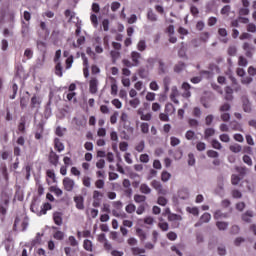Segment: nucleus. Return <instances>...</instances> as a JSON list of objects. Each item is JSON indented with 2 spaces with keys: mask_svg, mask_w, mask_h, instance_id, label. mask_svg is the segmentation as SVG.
<instances>
[{
  "mask_svg": "<svg viewBox=\"0 0 256 256\" xmlns=\"http://www.w3.org/2000/svg\"><path fill=\"white\" fill-rule=\"evenodd\" d=\"M89 91L92 95H95L99 91V80L97 77H92L89 81Z\"/></svg>",
  "mask_w": 256,
  "mask_h": 256,
  "instance_id": "nucleus-2",
  "label": "nucleus"
},
{
  "mask_svg": "<svg viewBox=\"0 0 256 256\" xmlns=\"http://www.w3.org/2000/svg\"><path fill=\"white\" fill-rule=\"evenodd\" d=\"M225 100L226 101H233V88L227 86L225 88Z\"/></svg>",
  "mask_w": 256,
  "mask_h": 256,
  "instance_id": "nucleus-18",
  "label": "nucleus"
},
{
  "mask_svg": "<svg viewBox=\"0 0 256 256\" xmlns=\"http://www.w3.org/2000/svg\"><path fill=\"white\" fill-rule=\"evenodd\" d=\"M186 211L187 213L194 215V217H199V208L197 207H187Z\"/></svg>",
  "mask_w": 256,
  "mask_h": 256,
  "instance_id": "nucleus-35",
  "label": "nucleus"
},
{
  "mask_svg": "<svg viewBox=\"0 0 256 256\" xmlns=\"http://www.w3.org/2000/svg\"><path fill=\"white\" fill-rule=\"evenodd\" d=\"M53 221H54L55 225H58V227H61L63 225V213L54 212L53 213Z\"/></svg>",
  "mask_w": 256,
  "mask_h": 256,
  "instance_id": "nucleus-12",
  "label": "nucleus"
},
{
  "mask_svg": "<svg viewBox=\"0 0 256 256\" xmlns=\"http://www.w3.org/2000/svg\"><path fill=\"white\" fill-rule=\"evenodd\" d=\"M221 15H229L231 13V5H225L221 10H220Z\"/></svg>",
  "mask_w": 256,
  "mask_h": 256,
  "instance_id": "nucleus-54",
  "label": "nucleus"
},
{
  "mask_svg": "<svg viewBox=\"0 0 256 256\" xmlns=\"http://www.w3.org/2000/svg\"><path fill=\"white\" fill-rule=\"evenodd\" d=\"M230 128L232 131H243V126L237 121L230 122Z\"/></svg>",
  "mask_w": 256,
  "mask_h": 256,
  "instance_id": "nucleus-25",
  "label": "nucleus"
},
{
  "mask_svg": "<svg viewBox=\"0 0 256 256\" xmlns=\"http://www.w3.org/2000/svg\"><path fill=\"white\" fill-rule=\"evenodd\" d=\"M235 170L237 171V173H239V177H241L242 179L243 177H245V175H247V167L237 166Z\"/></svg>",
  "mask_w": 256,
  "mask_h": 256,
  "instance_id": "nucleus-38",
  "label": "nucleus"
},
{
  "mask_svg": "<svg viewBox=\"0 0 256 256\" xmlns=\"http://www.w3.org/2000/svg\"><path fill=\"white\" fill-rule=\"evenodd\" d=\"M246 29L248 33H256V25L253 23H248V25L246 26Z\"/></svg>",
  "mask_w": 256,
  "mask_h": 256,
  "instance_id": "nucleus-63",
  "label": "nucleus"
},
{
  "mask_svg": "<svg viewBox=\"0 0 256 256\" xmlns=\"http://www.w3.org/2000/svg\"><path fill=\"white\" fill-rule=\"evenodd\" d=\"M129 105L133 109H137V107H139V105H141V100H139V98H134L129 101Z\"/></svg>",
  "mask_w": 256,
  "mask_h": 256,
  "instance_id": "nucleus-39",
  "label": "nucleus"
},
{
  "mask_svg": "<svg viewBox=\"0 0 256 256\" xmlns=\"http://www.w3.org/2000/svg\"><path fill=\"white\" fill-rule=\"evenodd\" d=\"M182 89H183V93H182V97H184V99H189V97H191V84L184 82L182 84Z\"/></svg>",
  "mask_w": 256,
  "mask_h": 256,
  "instance_id": "nucleus-10",
  "label": "nucleus"
},
{
  "mask_svg": "<svg viewBox=\"0 0 256 256\" xmlns=\"http://www.w3.org/2000/svg\"><path fill=\"white\" fill-rule=\"evenodd\" d=\"M54 149H56L58 153L65 151V145L63 144V142H61V139L59 138L54 139Z\"/></svg>",
  "mask_w": 256,
  "mask_h": 256,
  "instance_id": "nucleus-15",
  "label": "nucleus"
},
{
  "mask_svg": "<svg viewBox=\"0 0 256 256\" xmlns=\"http://www.w3.org/2000/svg\"><path fill=\"white\" fill-rule=\"evenodd\" d=\"M62 185L65 191L71 192L75 189V181L69 177H65L62 181Z\"/></svg>",
  "mask_w": 256,
  "mask_h": 256,
  "instance_id": "nucleus-3",
  "label": "nucleus"
},
{
  "mask_svg": "<svg viewBox=\"0 0 256 256\" xmlns=\"http://www.w3.org/2000/svg\"><path fill=\"white\" fill-rule=\"evenodd\" d=\"M29 33H30L29 23H26L25 21L22 20L21 35L23 39H25V37H29Z\"/></svg>",
  "mask_w": 256,
  "mask_h": 256,
  "instance_id": "nucleus-14",
  "label": "nucleus"
},
{
  "mask_svg": "<svg viewBox=\"0 0 256 256\" xmlns=\"http://www.w3.org/2000/svg\"><path fill=\"white\" fill-rule=\"evenodd\" d=\"M252 218L253 211H246L245 214L242 215V221H245V223H251Z\"/></svg>",
  "mask_w": 256,
  "mask_h": 256,
  "instance_id": "nucleus-26",
  "label": "nucleus"
},
{
  "mask_svg": "<svg viewBox=\"0 0 256 256\" xmlns=\"http://www.w3.org/2000/svg\"><path fill=\"white\" fill-rule=\"evenodd\" d=\"M201 108L199 107H194L192 111L193 117H196L197 119L201 118Z\"/></svg>",
  "mask_w": 256,
  "mask_h": 256,
  "instance_id": "nucleus-55",
  "label": "nucleus"
},
{
  "mask_svg": "<svg viewBox=\"0 0 256 256\" xmlns=\"http://www.w3.org/2000/svg\"><path fill=\"white\" fill-rule=\"evenodd\" d=\"M211 221V214L205 212L201 217L200 220L195 224V227H201L202 223H209Z\"/></svg>",
  "mask_w": 256,
  "mask_h": 256,
  "instance_id": "nucleus-11",
  "label": "nucleus"
},
{
  "mask_svg": "<svg viewBox=\"0 0 256 256\" xmlns=\"http://www.w3.org/2000/svg\"><path fill=\"white\" fill-rule=\"evenodd\" d=\"M179 199H189V191L187 189H181L178 192Z\"/></svg>",
  "mask_w": 256,
  "mask_h": 256,
  "instance_id": "nucleus-30",
  "label": "nucleus"
},
{
  "mask_svg": "<svg viewBox=\"0 0 256 256\" xmlns=\"http://www.w3.org/2000/svg\"><path fill=\"white\" fill-rule=\"evenodd\" d=\"M90 21H91L93 27H95V29H97V27H99V20H98L96 14H91L90 15Z\"/></svg>",
  "mask_w": 256,
  "mask_h": 256,
  "instance_id": "nucleus-44",
  "label": "nucleus"
},
{
  "mask_svg": "<svg viewBox=\"0 0 256 256\" xmlns=\"http://www.w3.org/2000/svg\"><path fill=\"white\" fill-rule=\"evenodd\" d=\"M50 191H51V193H54L56 195V197H61V195H63V190H61L57 186H51Z\"/></svg>",
  "mask_w": 256,
  "mask_h": 256,
  "instance_id": "nucleus-34",
  "label": "nucleus"
},
{
  "mask_svg": "<svg viewBox=\"0 0 256 256\" xmlns=\"http://www.w3.org/2000/svg\"><path fill=\"white\" fill-rule=\"evenodd\" d=\"M48 161L50 165L57 167V165H59V155H57L55 151L50 150L48 155Z\"/></svg>",
  "mask_w": 256,
  "mask_h": 256,
  "instance_id": "nucleus-5",
  "label": "nucleus"
},
{
  "mask_svg": "<svg viewBox=\"0 0 256 256\" xmlns=\"http://www.w3.org/2000/svg\"><path fill=\"white\" fill-rule=\"evenodd\" d=\"M125 211H126V213H129V214L135 213V211H137V207L135 206V204L130 203V204L126 205Z\"/></svg>",
  "mask_w": 256,
  "mask_h": 256,
  "instance_id": "nucleus-43",
  "label": "nucleus"
},
{
  "mask_svg": "<svg viewBox=\"0 0 256 256\" xmlns=\"http://www.w3.org/2000/svg\"><path fill=\"white\" fill-rule=\"evenodd\" d=\"M179 97V90L176 86L172 87V92L170 94V100L172 103H175V105H179V100L177 99Z\"/></svg>",
  "mask_w": 256,
  "mask_h": 256,
  "instance_id": "nucleus-13",
  "label": "nucleus"
},
{
  "mask_svg": "<svg viewBox=\"0 0 256 256\" xmlns=\"http://www.w3.org/2000/svg\"><path fill=\"white\" fill-rule=\"evenodd\" d=\"M117 117H119V112L115 111L111 116H110V123L111 125H115L117 123Z\"/></svg>",
  "mask_w": 256,
  "mask_h": 256,
  "instance_id": "nucleus-59",
  "label": "nucleus"
},
{
  "mask_svg": "<svg viewBox=\"0 0 256 256\" xmlns=\"http://www.w3.org/2000/svg\"><path fill=\"white\" fill-rule=\"evenodd\" d=\"M74 203H76V209H79V211L85 209V198L82 195L75 196Z\"/></svg>",
  "mask_w": 256,
  "mask_h": 256,
  "instance_id": "nucleus-7",
  "label": "nucleus"
},
{
  "mask_svg": "<svg viewBox=\"0 0 256 256\" xmlns=\"http://www.w3.org/2000/svg\"><path fill=\"white\" fill-rule=\"evenodd\" d=\"M133 256L143 255L145 253V248L132 247L130 249Z\"/></svg>",
  "mask_w": 256,
  "mask_h": 256,
  "instance_id": "nucleus-21",
  "label": "nucleus"
},
{
  "mask_svg": "<svg viewBox=\"0 0 256 256\" xmlns=\"http://www.w3.org/2000/svg\"><path fill=\"white\" fill-rule=\"evenodd\" d=\"M241 179H243L241 176L233 174L231 176L232 185H239V183L241 182Z\"/></svg>",
  "mask_w": 256,
  "mask_h": 256,
  "instance_id": "nucleus-46",
  "label": "nucleus"
},
{
  "mask_svg": "<svg viewBox=\"0 0 256 256\" xmlns=\"http://www.w3.org/2000/svg\"><path fill=\"white\" fill-rule=\"evenodd\" d=\"M158 227L161 231H169V223L167 222H159Z\"/></svg>",
  "mask_w": 256,
  "mask_h": 256,
  "instance_id": "nucleus-58",
  "label": "nucleus"
},
{
  "mask_svg": "<svg viewBox=\"0 0 256 256\" xmlns=\"http://www.w3.org/2000/svg\"><path fill=\"white\" fill-rule=\"evenodd\" d=\"M37 48L40 50V51H46L47 49V44L43 41H37Z\"/></svg>",
  "mask_w": 256,
  "mask_h": 256,
  "instance_id": "nucleus-62",
  "label": "nucleus"
},
{
  "mask_svg": "<svg viewBox=\"0 0 256 256\" xmlns=\"http://www.w3.org/2000/svg\"><path fill=\"white\" fill-rule=\"evenodd\" d=\"M82 185L86 187L87 189H91V177L84 176L82 178Z\"/></svg>",
  "mask_w": 256,
  "mask_h": 256,
  "instance_id": "nucleus-33",
  "label": "nucleus"
},
{
  "mask_svg": "<svg viewBox=\"0 0 256 256\" xmlns=\"http://www.w3.org/2000/svg\"><path fill=\"white\" fill-rule=\"evenodd\" d=\"M158 71L160 75H163L165 73H167V66L165 65V62H163V60H158Z\"/></svg>",
  "mask_w": 256,
  "mask_h": 256,
  "instance_id": "nucleus-24",
  "label": "nucleus"
},
{
  "mask_svg": "<svg viewBox=\"0 0 256 256\" xmlns=\"http://www.w3.org/2000/svg\"><path fill=\"white\" fill-rule=\"evenodd\" d=\"M215 135V129L213 128H207L204 131V139H209V137H213Z\"/></svg>",
  "mask_w": 256,
  "mask_h": 256,
  "instance_id": "nucleus-40",
  "label": "nucleus"
},
{
  "mask_svg": "<svg viewBox=\"0 0 256 256\" xmlns=\"http://www.w3.org/2000/svg\"><path fill=\"white\" fill-rule=\"evenodd\" d=\"M242 47L245 51V56L251 59V57H253V51H255V47L251 46L249 42H245Z\"/></svg>",
  "mask_w": 256,
  "mask_h": 256,
  "instance_id": "nucleus-8",
  "label": "nucleus"
},
{
  "mask_svg": "<svg viewBox=\"0 0 256 256\" xmlns=\"http://www.w3.org/2000/svg\"><path fill=\"white\" fill-rule=\"evenodd\" d=\"M216 227L219 229V231H225V229L229 227V224L227 222L218 221L216 222Z\"/></svg>",
  "mask_w": 256,
  "mask_h": 256,
  "instance_id": "nucleus-45",
  "label": "nucleus"
},
{
  "mask_svg": "<svg viewBox=\"0 0 256 256\" xmlns=\"http://www.w3.org/2000/svg\"><path fill=\"white\" fill-rule=\"evenodd\" d=\"M140 192H142L144 195H149L151 193V188L147 184H141Z\"/></svg>",
  "mask_w": 256,
  "mask_h": 256,
  "instance_id": "nucleus-36",
  "label": "nucleus"
},
{
  "mask_svg": "<svg viewBox=\"0 0 256 256\" xmlns=\"http://www.w3.org/2000/svg\"><path fill=\"white\" fill-rule=\"evenodd\" d=\"M214 219H227V214L225 213H222L221 210H217L215 213H214Z\"/></svg>",
  "mask_w": 256,
  "mask_h": 256,
  "instance_id": "nucleus-50",
  "label": "nucleus"
},
{
  "mask_svg": "<svg viewBox=\"0 0 256 256\" xmlns=\"http://www.w3.org/2000/svg\"><path fill=\"white\" fill-rule=\"evenodd\" d=\"M140 129H141V133H143L144 135H147V133H149V123L142 122L140 124Z\"/></svg>",
  "mask_w": 256,
  "mask_h": 256,
  "instance_id": "nucleus-42",
  "label": "nucleus"
},
{
  "mask_svg": "<svg viewBox=\"0 0 256 256\" xmlns=\"http://www.w3.org/2000/svg\"><path fill=\"white\" fill-rule=\"evenodd\" d=\"M55 63V75H57V77H63V65L61 64V62Z\"/></svg>",
  "mask_w": 256,
  "mask_h": 256,
  "instance_id": "nucleus-20",
  "label": "nucleus"
},
{
  "mask_svg": "<svg viewBox=\"0 0 256 256\" xmlns=\"http://www.w3.org/2000/svg\"><path fill=\"white\" fill-rule=\"evenodd\" d=\"M248 63H249V62L246 60L245 57L240 56V57L238 58V65H239L240 67H247Z\"/></svg>",
  "mask_w": 256,
  "mask_h": 256,
  "instance_id": "nucleus-53",
  "label": "nucleus"
},
{
  "mask_svg": "<svg viewBox=\"0 0 256 256\" xmlns=\"http://www.w3.org/2000/svg\"><path fill=\"white\" fill-rule=\"evenodd\" d=\"M165 113L167 115H173V113H175V106H173L172 103H167L165 105Z\"/></svg>",
  "mask_w": 256,
  "mask_h": 256,
  "instance_id": "nucleus-28",
  "label": "nucleus"
},
{
  "mask_svg": "<svg viewBox=\"0 0 256 256\" xmlns=\"http://www.w3.org/2000/svg\"><path fill=\"white\" fill-rule=\"evenodd\" d=\"M135 151H137V153H143V151H145V141L141 140L139 143H137L135 145Z\"/></svg>",
  "mask_w": 256,
  "mask_h": 256,
  "instance_id": "nucleus-29",
  "label": "nucleus"
},
{
  "mask_svg": "<svg viewBox=\"0 0 256 256\" xmlns=\"http://www.w3.org/2000/svg\"><path fill=\"white\" fill-rule=\"evenodd\" d=\"M169 179H171V173H169L167 171H163L161 174V181H163L164 183H167V181H169Z\"/></svg>",
  "mask_w": 256,
  "mask_h": 256,
  "instance_id": "nucleus-49",
  "label": "nucleus"
},
{
  "mask_svg": "<svg viewBox=\"0 0 256 256\" xmlns=\"http://www.w3.org/2000/svg\"><path fill=\"white\" fill-rule=\"evenodd\" d=\"M24 57H26L27 59H33V50H31V48H27L24 51Z\"/></svg>",
  "mask_w": 256,
  "mask_h": 256,
  "instance_id": "nucleus-64",
  "label": "nucleus"
},
{
  "mask_svg": "<svg viewBox=\"0 0 256 256\" xmlns=\"http://www.w3.org/2000/svg\"><path fill=\"white\" fill-rule=\"evenodd\" d=\"M51 209H53V206L51 205V203L46 202L42 205L39 215H47V212L51 211Z\"/></svg>",
  "mask_w": 256,
  "mask_h": 256,
  "instance_id": "nucleus-16",
  "label": "nucleus"
},
{
  "mask_svg": "<svg viewBox=\"0 0 256 256\" xmlns=\"http://www.w3.org/2000/svg\"><path fill=\"white\" fill-rule=\"evenodd\" d=\"M45 132V125L43 123H39L36 126L35 139L39 141V139H43V133Z\"/></svg>",
  "mask_w": 256,
  "mask_h": 256,
  "instance_id": "nucleus-9",
  "label": "nucleus"
},
{
  "mask_svg": "<svg viewBox=\"0 0 256 256\" xmlns=\"http://www.w3.org/2000/svg\"><path fill=\"white\" fill-rule=\"evenodd\" d=\"M136 235L139 237L140 241H145V239H147V233L141 228L136 229Z\"/></svg>",
  "mask_w": 256,
  "mask_h": 256,
  "instance_id": "nucleus-27",
  "label": "nucleus"
},
{
  "mask_svg": "<svg viewBox=\"0 0 256 256\" xmlns=\"http://www.w3.org/2000/svg\"><path fill=\"white\" fill-rule=\"evenodd\" d=\"M238 13H239L240 17H244V16L249 15L250 11H249V8L243 7V8L239 9Z\"/></svg>",
  "mask_w": 256,
  "mask_h": 256,
  "instance_id": "nucleus-61",
  "label": "nucleus"
},
{
  "mask_svg": "<svg viewBox=\"0 0 256 256\" xmlns=\"http://www.w3.org/2000/svg\"><path fill=\"white\" fill-rule=\"evenodd\" d=\"M147 204H140L136 210L137 215H143L145 213V209Z\"/></svg>",
  "mask_w": 256,
  "mask_h": 256,
  "instance_id": "nucleus-56",
  "label": "nucleus"
},
{
  "mask_svg": "<svg viewBox=\"0 0 256 256\" xmlns=\"http://www.w3.org/2000/svg\"><path fill=\"white\" fill-rule=\"evenodd\" d=\"M64 15L68 19V23H72L73 19H75V12L72 10H65Z\"/></svg>",
  "mask_w": 256,
  "mask_h": 256,
  "instance_id": "nucleus-23",
  "label": "nucleus"
},
{
  "mask_svg": "<svg viewBox=\"0 0 256 256\" xmlns=\"http://www.w3.org/2000/svg\"><path fill=\"white\" fill-rule=\"evenodd\" d=\"M105 198V193L101 190H94L92 192V207L98 208L101 207V203H103V199Z\"/></svg>",
  "mask_w": 256,
  "mask_h": 256,
  "instance_id": "nucleus-1",
  "label": "nucleus"
},
{
  "mask_svg": "<svg viewBox=\"0 0 256 256\" xmlns=\"http://www.w3.org/2000/svg\"><path fill=\"white\" fill-rule=\"evenodd\" d=\"M186 65L184 62H178L175 66H174V71L175 73H181V71H183L185 69Z\"/></svg>",
  "mask_w": 256,
  "mask_h": 256,
  "instance_id": "nucleus-37",
  "label": "nucleus"
},
{
  "mask_svg": "<svg viewBox=\"0 0 256 256\" xmlns=\"http://www.w3.org/2000/svg\"><path fill=\"white\" fill-rule=\"evenodd\" d=\"M157 203H158V205H161V207H165V205H167V203H168V200H167V198L160 196V197H158Z\"/></svg>",
  "mask_w": 256,
  "mask_h": 256,
  "instance_id": "nucleus-60",
  "label": "nucleus"
},
{
  "mask_svg": "<svg viewBox=\"0 0 256 256\" xmlns=\"http://www.w3.org/2000/svg\"><path fill=\"white\" fill-rule=\"evenodd\" d=\"M147 19L149 21L155 22L157 21V14L153 12V10H149L147 13Z\"/></svg>",
  "mask_w": 256,
  "mask_h": 256,
  "instance_id": "nucleus-47",
  "label": "nucleus"
},
{
  "mask_svg": "<svg viewBox=\"0 0 256 256\" xmlns=\"http://www.w3.org/2000/svg\"><path fill=\"white\" fill-rule=\"evenodd\" d=\"M138 75L140 79H147V77H149V72L143 68H140V70L138 71Z\"/></svg>",
  "mask_w": 256,
  "mask_h": 256,
  "instance_id": "nucleus-51",
  "label": "nucleus"
},
{
  "mask_svg": "<svg viewBox=\"0 0 256 256\" xmlns=\"http://www.w3.org/2000/svg\"><path fill=\"white\" fill-rule=\"evenodd\" d=\"M53 238L56 239V241H63V239H65V232L56 230L53 233Z\"/></svg>",
  "mask_w": 256,
  "mask_h": 256,
  "instance_id": "nucleus-22",
  "label": "nucleus"
},
{
  "mask_svg": "<svg viewBox=\"0 0 256 256\" xmlns=\"http://www.w3.org/2000/svg\"><path fill=\"white\" fill-rule=\"evenodd\" d=\"M39 105H41V98H39V96H37V95H34L31 98L30 107H31V109H35L36 107H39Z\"/></svg>",
  "mask_w": 256,
  "mask_h": 256,
  "instance_id": "nucleus-17",
  "label": "nucleus"
},
{
  "mask_svg": "<svg viewBox=\"0 0 256 256\" xmlns=\"http://www.w3.org/2000/svg\"><path fill=\"white\" fill-rule=\"evenodd\" d=\"M137 49L143 53V51H146L147 49V42L145 40H139L137 43Z\"/></svg>",
  "mask_w": 256,
  "mask_h": 256,
  "instance_id": "nucleus-31",
  "label": "nucleus"
},
{
  "mask_svg": "<svg viewBox=\"0 0 256 256\" xmlns=\"http://www.w3.org/2000/svg\"><path fill=\"white\" fill-rule=\"evenodd\" d=\"M68 243L71 247H77L79 245V242L75 238V236H69L68 237Z\"/></svg>",
  "mask_w": 256,
  "mask_h": 256,
  "instance_id": "nucleus-48",
  "label": "nucleus"
},
{
  "mask_svg": "<svg viewBox=\"0 0 256 256\" xmlns=\"http://www.w3.org/2000/svg\"><path fill=\"white\" fill-rule=\"evenodd\" d=\"M83 248L85 249V251H89L90 253H93V242L89 239L84 240Z\"/></svg>",
  "mask_w": 256,
  "mask_h": 256,
  "instance_id": "nucleus-19",
  "label": "nucleus"
},
{
  "mask_svg": "<svg viewBox=\"0 0 256 256\" xmlns=\"http://www.w3.org/2000/svg\"><path fill=\"white\" fill-rule=\"evenodd\" d=\"M130 57L132 59V63L134 64V66L139 67V65L141 64V59H143L141 53L137 51H132Z\"/></svg>",
  "mask_w": 256,
  "mask_h": 256,
  "instance_id": "nucleus-6",
  "label": "nucleus"
},
{
  "mask_svg": "<svg viewBox=\"0 0 256 256\" xmlns=\"http://www.w3.org/2000/svg\"><path fill=\"white\" fill-rule=\"evenodd\" d=\"M168 221L172 222V227L174 229H177V227H179V222L177 221H183V217L181 215H178V214H175V213H172L170 215H168Z\"/></svg>",
  "mask_w": 256,
  "mask_h": 256,
  "instance_id": "nucleus-4",
  "label": "nucleus"
},
{
  "mask_svg": "<svg viewBox=\"0 0 256 256\" xmlns=\"http://www.w3.org/2000/svg\"><path fill=\"white\" fill-rule=\"evenodd\" d=\"M230 151H232V153H241V145L239 144H234V145H231L229 147Z\"/></svg>",
  "mask_w": 256,
  "mask_h": 256,
  "instance_id": "nucleus-52",
  "label": "nucleus"
},
{
  "mask_svg": "<svg viewBox=\"0 0 256 256\" xmlns=\"http://www.w3.org/2000/svg\"><path fill=\"white\" fill-rule=\"evenodd\" d=\"M94 185L96 189H105V179H97Z\"/></svg>",
  "mask_w": 256,
  "mask_h": 256,
  "instance_id": "nucleus-41",
  "label": "nucleus"
},
{
  "mask_svg": "<svg viewBox=\"0 0 256 256\" xmlns=\"http://www.w3.org/2000/svg\"><path fill=\"white\" fill-rule=\"evenodd\" d=\"M27 103H29V98H26L25 96L20 97V107H21V109H25V107H27Z\"/></svg>",
  "mask_w": 256,
  "mask_h": 256,
  "instance_id": "nucleus-57",
  "label": "nucleus"
},
{
  "mask_svg": "<svg viewBox=\"0 0 256 256\" xmlns=\"http://www.w3.org/2000/svg\"><path fill=\"white\" fill-rule=\"evenodd\" d=\"M134 201L135 203H145V201H147V196L136 194L134 195Z\"/></svg>",
  "mask_w": 256,
  "mask_h": 256,
  "instance_id": "nucleus-32",
  "label": "nucleus"
}]
</instances>
